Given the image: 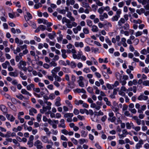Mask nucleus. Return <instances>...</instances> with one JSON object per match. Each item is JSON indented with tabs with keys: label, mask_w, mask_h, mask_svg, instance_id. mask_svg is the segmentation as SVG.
<instances>
[{
	"label": "nucleus",
	"mask_w": 149,
	"mask_h": 149,
	"mask_svg": "<svg viewBox=\"0 0 149 149\" xmlns=\"http://www.w3.org/2000/svg\"><path fill=\"white\" fill-rule=\"evenodd\" d=\"M68 84L69 87L71 88H74L75 86V84H74V82L69 81L68 83Z\"/></svg>",
	"instance_id": "37998d69"
},
{
	"label": "nucleus",
	"mask_w": 149,
	"mask_h": 149,
	"mask_svg": "<svg viewBox=\"0 0 149 149\" xmlns=\"http://www.w3.org/2000/svg\"><path fill=\"white\" fill-rule=\"evenodd\" d=\"M111 109H112L113 111L115 112L116 113L119 111V109L118 107H113V106H112L111 107Z\"/></svg>",
	"instance_id": "de8ad7c7"
},
{
	"label": "nucleus",
	"mask_w": 149,
	"mask_h": 149,
	"mask_svg": "<svg viewBox=\"0 0 149 149\" xmlns=\"http://www.w3.org/2000/svg\"><path fill=\"white\" fill-rule=\"evenodd\" d=\"M81 136L84 137H86L87 135L88 132H86L84 130H82L81 132Z\"/></svg>",
	"instance_id": "49530a36"
},
{
	"label": "nucleus",
	"mask_w": 149,
	"mask_h": 149,
	"mask_svg": "<svg viewBox=\"0 0 149 149\" xmlns=\"http://www.w3.org/2000/svg\"><path fill=\"white\" fill-rule=\"evenodd\" d=\"M134 124L132 122L130 123L127 122L126 123V128L128 130H130L132 128Z\"/></svg>",
	"instance_id": "f3484780"
},
{
	"label": "nucleus",
	"mask_w": 149,
	"mask_h": 149,
	"mask_svg": "<svg viewBox=\"0 0 149 149\" xmlns=\"http://www.w3.org/2000/svg\"><path fill=\"white\" fill-rule=\"evenodd\" d=\"M75 92L78 93H86L85 90L83 88L80 89L77 88L75 90Z\"/></svg>",
	"instance_id": "5701e85b"
},
{
	"label": "nucleus",
	"mask_w": 149,
	"mask_h": 149,
	"mask_svg": "<svg viewBox=\"0 0 149 149\" xmlns=\"http://www.w3.org/2000/svg\"><path fill=\"white\" fill-rule=\"evenodd\" d=\"M104 10L103 6H101V7L100 8L97 10V12L100 14H102Z\"/></svg>",
	"instance_id": "c03bdc74"
},
{
	"label": "nucleus",
	"mask_w": 149,
	"mask_h": 149,
	"mask_svg": "<svg viewBox=\"0 0 149 149\" xmlns=\"http://www.w3.org/2000/svg\"><path fill=\"white\" fill-rule=\"evenodd\" d=\"M86 23L87 25L89 27H91L93 25L92 22L90 20H86Z\"/></svg>",
	"instance_id": "3c124183"
},
{
	"label": "nucleus",
	"mask_w": 149,
	"mask_h": 149,
	"mask_svg": "<svg viewBox=\"0 0 149 149\" xmlns=\"http://www.w3.org/2000/svg\"><path fill=\"white\" fill-rule=\"evenodd\" d=\"M91 108H95L97 110H99L100 109V107H98L97 105H96V104L95 103H93L91 104Z\"/></svg>",
	"instance_id": "f704fd0d"
},
{
	"label": "nucleus",
	"mask_w": 149,
	"mask_h": 149,
	"mask_svg": "<svg viewBox=\"0 0 149 149\" xmlns=\"http://www.w3.org/2000/svg\"><path fill=\"white\" fill-rule=\"evenodd\" d=\"M24 17L26 21H28L32 18L31 15L29 12L26 13V15H25Z\"/></svg>",
	"instance_id": "a211bd4d"
},
{
	"label": "nucleus",
	"mask_w": 149,
	"mask_h": 149,
	"mask_svg": "<svg viewBox=\"0 0 149 149\" xmlns=\"http://www.w3.org/2000/svg\"><path fill=\"white\" fill-rule=\"evenodd\" d=\"M15 42L17 44L22 45L23 44V42L22 40H19L18 38H16L15 39Z\"/></svg>",
	"instance_id": "2f4dec72"
},
{
	"label": "nucleus",
	"mask_w": 149,
	"mask_h": 149,
	"mask_svg": "<svg viewBox=\"0 0 149 149\" xmlns=\"http://www.w3.org/2000/svg\"><path fill=\"white\" fill-rule=\"evenodd\" d=\"M0 109L3 113H7V109L5 105L3 104L1 105H0Z\"/></svg>",
	"instance_id": "aec40b11"
},
{
	"label": "nucleus",
	"mask_w": 149,
	"mask_h": 149,
	"mask_svg": "<svg viewBox=\"0 0 149 149\" xmlns=\"http://www.w3.org/2000/svg\"><path fill=\"white\" fill-rule=\"evenodd\" d=\"M60 138L62 140L66 141H68V139L63 135H61Z\"/></svg>",
	"instance_id": "774afa93"
},
{
	"label": "nucleus",
	"mask_w": 149,
	"mask_h": 149,
	"mask_svg": "<svg viewBox=\"0 0 149 149\" xmlns=\"http://www.w3.org/2000/svg\"><path fill=\"white\" fill-rule=\"evenodd\" d=\"M61 132L62 134L65 135L68 134V131L66 129H65V128L61 130Z\"/></svg>",
	"instance_id": "0e129e2a"
},
{
	"label": "nucleus",
	"mask_w": 149,
	"mask_h": 149,
	"mask_svg": "<svg viewBox=\"0 0 149 149\" xmlns=\"http://www.w3.org/2000/svg\"><path fill=\"white\" fill-rule=\"evenodd\" d=\"M83 71L84 72L86 73H89L91 71L89 68H85L83 69Z\"/></svg>",
	"instance_id": "e2e57ef3"
},
{
	"label": "nucleus",
	"mask_w": 149,
	"mask_h": 149,
	"mask_svg": "<svg viewBox=\"0 0 149 149\" xmlns=\"http://www.w3.org/2000/svg\"><path fill=\"white\" fill-rule=\"evenodd\" d=\"M29 114L30 115L33 116V113H37L36 110L33 108H32L29 110Z\"/></svg>",
	"instance_id": "b1692460"
},
{
	"label": "nucleus",
	"mask_w": 149,
	"mask_h": 149,
	"mask_svg": "<svg viewBox=\"0 0 149 149\" xmlns=\"http://www.w3.org/2000/svg\"><path fill=\"white\" fill-rule=\"evenodd\" d=\"M95 113L96 115L97 116L104 115V113L101 110L99 111L98 112H96Z\"/></svg>",
	"instance_id": "338daca9"
},
{
	"label": "nucleus",
	"mask_w": 149,
	"mask_h": 149,
	"mask_svg": "<svg viewBox=\"0 0 149 149\" xmlns=\"http://www.w3.org/2000/svg\"><path fill=\"white\" fill-rule=\"evenodd\" d=\"M70 20L69 19H67L66 17H63L62 19V22L63 24H64L65 22L66 24L69 22Z\"/></svg>",
	"instance_id": "a19ab883"
},
{
	"label": "nucleus",
	"mask_w": 149,
	"mask_h": 149,
	"mask_svg": "<svg viewBox=\"0 0 149 149\" xmlns=\"http://www.w3.org/2000/svg\"><path fill=\"white\" fill-rule=\"evenodd\" d=\"M44 131L46 132V134L48 136H49L50 134H51V132L49 131L48 128L47 127H45L43 129Z\"/></svg>",
	"instance_id": "58836bf2"
},
{
	"label": "nucleus",
	"mask_w": 149,
	"mask_h": 149,
	"mask_svg": "<svg viewBox=\"0 0 149 149\" xmlns=\"http://www.w3.org/2000/svg\"><path fill=\"white\" fill-rule=\"evenodd\" d=\"M106 86L109 89H112L114 88L113 84L111 85L108 83L107 84Z\"/></svg>",
	"instance_id": "5fc2aeb1"
},
{
	"label": "nucleus",
	"mask_w": 149,
	"mask_h": 149,
	"mask_svg": "<svg viewBox=\"0 0 149 149\" xmlns=\"http://www.w3.org/2000/svg\"><path fill=\"white\" fill-rule=\"evenodd\" d=\"M130 132H128L126 129H124L122 130V134L118 133V135L120 139H123L128 134H130Z\"/></svg>",
	"instance_id": "7ed1b4c3"
},
{
	"label": "nucleus",
	"mask_w": 149,
	"mask_h": 149,
	"mask_svg": "<svg viewBox=\"0 0 149 149\" xmlns=\"http://www.w3.org/2000/svg\"><path fill=\"white\" fill-rule=\"evenodd\" d=\"M47 20L43 19H38V22L39 24L43 23L44 24H45Z\"/></svg>",
	"instance_id": "c9c22d12"
},
{
	"label": "nucleus",
	"mask_w": 149,
	"mask_h": 149,
	"mask_svg": "<svg viewBox=\"0 0 149 149\" xmlns=\"http://www.w3.org/2000/svg\"><path fill=\"white\" fill-rule=\"evenodd\" d=\"M42 5L40 3H38L35 4L34 8L35 9H37L38 8L42 6Z\"/></svg>",
	"instance_id": "09e8293b"
},
{
	"label": "nucleus",
	"mask_w": 149,
	"mask_h": 149,
	"mask_svg": "<svg viewBox=\"0 0 149 149\" xmlns=\"http://www.w3.org/2000/svg\"><path fill=\"white\" fill-rule=\"evenodd\" d=\"M33 142L29 141H28L27 145H28V146L29 148L32 147L33 146Z\"/></svg>",
	"instance_id": "052dcab7"
},
{
	"label": "nucleus",
	"mask_w": 149,
	"mask_h": 149,
	"mask_svg": "<svg viewBox=\"0 0 149 149\" xmlns=\"http://www.w3.org/2000/svg\"><path fill=\"white\" fill-rule=\"evenodd\" d=\"M60 123L58 125V127L62 128H65L66 127L64 119H62L60 121Z\"/></svg>",
	"instance_id": "ddd939ff"
},
{
	"label": "nucleus",
	"mask_w": 149,
	"mask_h": 149,
	"mask_svg": "<svg viewBox=\"0 0 149 149\" xmlns=\"http://www.w3.org/2000/svg\"><path fill=\"white\" fill-rule=\"evenodd\" d=\"M74 46L76 47H83L84 46V44L82 42H75Z\"/></svg>",
	"instance_id": "6ab92c4d"
},
{
	"label": "nucleus",
	"mask_w": 149,
	"mask_h": 149,
	"mask_svg": "<svg viewBox=\"0 0 149 149\" xmlns=\"http://www.w3.org/2000/svg\"><path fill=\"white\" fill-rule=\"evenodd\" d=\"M83 101L81 100H76L74 101V104L75 105L78 106L80 104H83Z\"/></svg>",
	"instance_id": "473e14b6"
},
{
	"label": "nucleus",
	"mask_w": 149,
	"mask_h": 149,
	"mask_svg": "<svg viewBox=\"0 0 149 149\" xmlns=\"http://www.w3.org/2000/svg\"><path fill=\"white\" fill-rule=\"evenodd\" d=\"M34 145L37 149H42L43 148L42 142L39 140H37L34 142Z\"/></svg>",
	"instance_id": "39448f33"
},
{
	"label": "nucleus",
	"mask_w": 149,
	"mask_h": 149,
	"mask_svg": "<svg viewBox=\"0 0 149 149\" xmlns=\"http://www.w3.org/2000/svg\"><path fill=\"white\" fill-rule=\"evenodd\" d=\"M65 103L67 104L68 106L71 109L73 108L72 104H71L70 102L68 100H66L65 101Z\"/></svg>",
	"instance_id": "6e6d98bb"
},
{
	"label": "nucleus",
	"mask_w": 149,
	"mask_h": 149,
	"mask_svg": "<svg viewBox=\"0 0 149 149\" xmlns=\"http://www.w3.org/2000/svg\"><path fill=\"white\" fill-rule=\"evenodd\" d=\"M77 25V23L75 22H72L71 24V22L70 20L69 22L66 24V26L67 28L68 29H71L73 26H76Z\"/></svg>",
	"instance_id": "0eeeda50"
},
{
	"label": "nucleus",
	"mask_w": 149,
	"mask_h": 149,
	"mask_svg": "<svg viewBox=\"0 0 149 149\" xmlns=\"http://www.w3.org/2000/svg\"><path fill=\"white\" fill-rule=\"evenodd\" d=\"M48 36L49 38L51 39L54 38L56 36V33L54 32H53L52 33H49L48 34Z\"/></svg>",
	"instance_id": "c756f323"
},
{
	"label": "nucleus",
	"mask_w": 149,
	"mask_h": 149,
	"mask_svg": "<svg viewBox=\"0 0 149 149\" xmlns=\"http://www.w3.org/2000/svg\"><path fill=\"white\" fill-rule=\"evenodd\" d=\"M21 93L24 95H28L31 96L32 95L29 92L26 91L25 89H22L21 91Z\"/></svg>",
	"instance_id": "4be33fe9"
},
{
	"label": "nucleus",
	"mask_w": 149,
	"mask_h": 149,
	"mask_svg": "<svg viewBox=\"0 0 149 149\" xmlns=\"http://www.w3.org/2000/svg\"><path fill=\"white\" fill-rule=\"evenodd\" d=\"M83 32L85 34H88L89 33V30L87 28H84L83 29Z\"/></svg>",
	"instance_id": "bf43d9fd"
},
{
	"label": "nucleus",
	"mask_w": 149,
	"mask_h": 149,
	"mask_svg": "<svg viewBox=\"0 0 149 149\" xmlns=\"http://www.w3.org/2000/svg\"><path fill=\"white\" fill-rule=\"evenodd\" d=\"M70 65L71 68H74L76 66V64L74 62L72 61L70 63Z\"/></svg>",
	"instance_id": "680f3d73"
},
{
	"label": "nucleus",
	"mask_w": 149,
	"mask_h": 149,
	"mask_svg": "<svg viewBox=\"0 0 149 149\" xmlns=\"http://www.w3.org/2000/svg\"><path fill=\"white\" fill-rule=\"evenodd\" d=\"M99 19L101 21H103L104 19L108 18V16L107 14L106 13H104L103 14H101L99 15Z\"/></svg>",
	"instance_id": "9d476101"
},
{
	"label": "nucleus",
	"mask_w": 149,
	"mask_h": 149,
	"mask_svg": "<svg viewBox=\"0 0 149 149\" xmlns=\"http://www.w3.org/2000/svg\"><path fill=\"white\" fill-rule=\"evenodd\" d=\"M6 117L8 120L11 122H13L15 119V118L12 115L8 114L6 115Z\"/></svg>",
	"instance_id": "4468645a"
},
{
	"label": "nucleus",
	"mask_w": 149,
	"mask_h": 149,
	"mask_svg": "<svg viewBox=\"0 0 149 149\" xmlns=\"http://www.w3.org/2000/svg\"><path fill=\"white\" fill-rule=\"evenodd\" d=\"M82 6L86 8H90V6L88 3L86 2H83L82 3Z\"/></svg>",
	"instance_id": "79ce46f5"
},
{
	"label": "nucleus",
	"mask_w": 149,
	"mask_h": 149,
	"mask_svg": "<svg viewBox=\"0 0 149 149\" xmlns=\"http://www.w3.org/2000/svg\"><path fill=\"white\" fill-rule=\"evenodd\" d=\"M148 98V96L144 95L143 94H141L138 97V99L139 100H146Z\"/></svg>",
	"instance_id": "2eb2a0df"
},
{
	"label": "nucleus",
	"mask_w": 149,
	"mask_h": 149,
	"mask_svg": "<svg viewBox=\"0 0 149 149\" xmlns=\"http://www.w3.org/2000/svg\"><path fill=\"white\" fill-rule=\"evenodd\" d=\"M62 52L61 56L64 59L66 58L67 57V56L66 54V51L65 49H62L61 50Z\"/></svg>",
	"instance_id": "a878e982"
},
{
	"label": "nucleus",
	"mask_w": 149,
	"mask_h": 149,
	"mask_svg": "<svg viewBox=\"0 0 149 149\" xmlns=\"http://www.w3.org/2000/svg\"><path fill=\"white\" fill-rule=\"evenodd\" d=\"M53 76L55 79V81H59V82L61 81V78L59 76L57 75H53Z\"/></svg>",
	"instance_id": "72a5a7b5"
},
{
	"label": "nucleus",
	"mask_w": 149,
	"mask_h": 149,
	"mask_svg": "<svg viewBox=\"0 0 149 149\" xmlns=\"http://www.w3.org/2000/svg\"><path fill=\"white\" fill-rule=\"evenodd\" d=\"M82 55L83 53L81 51H80L78 52L77 54H72V57L74 59H77L78 60H79L81 58Z\"/></svg>",
	"instance_id": "6e6552de"
},
{
	"label": "nucleus",
	"mask_w": 149,
	"mask_h": 149,
	"mask_svg": "<svg viewBox=\"0 0 149 149\" xmlns=\"http://www.w3.org/2000/svg\"><path fill=\"white\" fill-rule=\"evenodd\" d=\"M51 107L50 106H46L45 107L43 106L42 107V109L40 110V113H44V112L46 111L47 110H50L51 109Z\"/></svg>",
	"instance_id": "9b49d317"
},
{
	"label": "nucleus",
	"mask_w": 149,
	"mask_h": 149,
	"mask_svg": "<svg viewBox=\"0 0 149 149\" xmlns=\"http://www.w3.org/2000/svg\"><path fill=\"white\" fill-rule=\"evenodd\" d=\"M141 143H137L135 146L136 148L137 149H139L142 146L141 145V144H143V143L142 142V140L140 141H139L140 142H141Z\"/></svg>",
	"instance_id": "a18cd8bd"
},
{
	"label": "nucleus",
	"mask_w": 149,
	"mask_h": 149,
	"mask_svg": "<svg viewBox=\"0 0 149 149\" xmlns=\"http://www.w3.org/2000/svg\"><path fill=\"white\" fill-rule=\"evenodd\" d=\"M22 129V127L18 126L17 128L14 127L13 128V131L15 132H17L18 131H20Z\"/></svg>",
	"instance_id": "bb28decb"
},
{
	"label": "nucleus",
	"mask_w": 149,
	"mask_h": 149,
	"mask_svg": "<svg viewBox=\"0 0 149 149\" xmlns=\"http://www.w3.org/2000/svg\"><path fill=\"white\" fill-rule=\"evenodd\" d=\"M84 80V77L82 76H80L79 77V79L77 81L79 86L82 88L84 86V84L83 81Z\"/></svg>",
	"instance_id": "423d86ee"
},
{
	"label": "nucleus",
	"mask_w": 149,
	"mask_h": 149,
	"mask_svg": "<svg viewBox=\"0 0 149 149\" xmlns=\"http://www.w3.org/2000/svg\"><path fill=\"white\" fill-rule=\"evenodd\" d=\"M40 139L41 141L44 143H47L48 144H53V142L50 140L49 141L48 137L47 136H44L43 135L41 136L40 137Z\"/></svg>",
	"instance_id": "20e7f679"
},
{
	"label": "nucleus",
	"mask_w": 149,
	"mask_h": 149,
	"mask_svg": "<svg viewBox=\"0 0 149 149\" xmlns=\"http://www.w3.org/2000/svg\"><path fill=\"white\" fill-rule=\"evenodd\" d=\"M132 129H134L136 132L139 131L141 130V127L139 126H135L134 125Z\"/></svg>",
	"instance_id": "603ef678"
},
{
	"label": "nucleus",
	"mask_w": 149,
	"mask_h": 149,
	"mask_svg": "<svg viewBox=\"0 0 149 149\" xmlns=\"http://www.w3.org/2000/svg\"><path fill=\"white\" fill-rule=\"evenodd\" d=\"M19 75L20 77L23 80H26L27 78V76L25 75L24 73L22 72H20Z\"/></svg>",
	"instance_id": "7c9ffc66"
},
{
	"label": "nucleus",
	"mask_w": 149,
	"mask_h": 149,
	"mask_svg": "<svg viewBox=\"0 0 149 149\" xmlns=\"http://www.w3.org/2000/svg\"><path fill=\"white\" fill-rule=\"evenodd\" d=\"M73 116L72 113H66L64 115V116L66 118H72Z\"/></svg>",
	"instance_id": "4c0bfd02"
},
{
	"label": "nucleus",
	"mask_w": 149,
	"mask_h": 149,
	"mask_svg": "<svg viewBox=\"0 0 149 149\" xmlns=\"http://www.w3.org/2000/svg\"><path fill=\"white\" fill-rule=\"evenodd\" d=\"M75 3L74 0H67L66 1V4L68 6L70 5H73Z\"/></svg>",
	"instance_id": "412c9836"
},
{
	"label": "nucleus",
	"mask_w": 149,
	"mask_h": 149,
	"mask_svg": "<svg viewBox=\"0 0 149 149\" xmlns=\"http://www.w3.org/2000/svg\"><path fill=\"white\" fill-rule=\"evenodd\" d=\"M121 13V10L120 9H118L116 12V15L111 18V20L112 22L117 21L120 17V15Z\"/></svg>",
	"instance_id": "f03ea898"
},
{
	"label": "nucleus",
	"mask_w": 149,
	"mask_h": 149,
	"mask_svg": "<svg viewBox=\"0 0 149 149\" xmlns=\"http://www.w3.org/2000/svg\"><path fill=\"white\" fill-rule=\"evenodd\" d=\"M57 10L59 13L63 14H65L66 13V11H69V8L68 7H66L65 9L60 10L59 9H57Z\"/></svg>",
	"instance_id": "dca6fc26"
},
{
	"label": "nucleus",
	"mask_w": 149,
	"mask_h": 149,
	"mask_svg": "<svg viewBox=\"0 0 149 149\" xmlns=\"http://www.w3.org/2000/svg\"><path fill=\"white\" fill-rule=\"evenodd\" d=\"M42 116V115L40 114H38L37 116V119L38 121V122H40L41 120V117Z\"/></svg>",
	"instance_id": "69168bd1"
},
{
	"label": "nucleus",
	"mask_w": 149,
	"mask_h": 149,
	"mask_svg": "<svg viewBox=\"0 0 149 149\" xmlns=\"http://www.w3.org/2000/svg\"><path fill=\"white\" fill-rule=\"evenodd\" d=\"M34 87H35L34 84H33L31 83L28 85H27L26 86V88L27 90L31 91V88H32L33 89Z\"/></svg>",
	"instance_id": "cd10ccee"
},
{
	"label": "nucleus",
	"mask_w": 149,
	"mask_h": 149,
	"mask_svg": "<svg viewBox=\"0 0 149 149\" xmlns=\"http://www.w3.org/2000/svg\"><path fill=\"white\" fill-rule=\"evenodd\" d=\"M129 25L127 23H126L124 24V25L123 26L121 29H123L125 30H128L129 29Z\"/></svg>",
	"instance_id": "ea45409f"
},
{
	"label": "nucleus",
	"mask_w": 149,
	"mask_h": 149,
	"mask_svg": "<svg viewBox=\"0 0 149 149\" xmlns=\"http://www.w3.org/2000/svg\"><path fill=\"white\" fill-rule=\"evenodd\" d=\"M79 142L80 144H83L84 143H86L88 142V141L87 140L81 139H80L79 140Z\"/></svg>",
	"instance_id": "e433bc0d"
},
{
	"label": "nucleus",
	"mask_w": 149,
	"mask_h": 149,
	"mask_svg": "<svg viewBox=\"0 0 149 149\" xmlns=\"http://www.w3.org/2000/svg\"><path fill=\"white\" fill-rule=\"evenodd\" d=\"M96 5L99 6H102L103 5V3L100 2V0H97L95 2Z\"/></svg>",
	"instance_id": "8fccbe9b"
},
{
	"label": "nucleus",
	"mask_w": 149,
	"mask_h": 149,
	"mask_svg": "<svg viewBox=\"0 0 149 149\" xmlns=\"http://www.w3.org/2000/svg\"><path fill=\"white\" fill-rule=\"evenodd\" d=\"M9 75L12 77H16L17 75L15 72H10L9 73Z\"/></svg>",
	"instance_id": "4d7b16f0"
},
{
	"label": "nucleus",
	"mask_w": 149,
	"mask_h": 149,
	"mask_svg": "<svg viewBox=\"0 0 149 149\" xmlns=\"http://www.w3.org/2000/svg\"><path fill=\"white\" fill-rule=\"evenodd\" d=\"M97 116L96 114H95L91 118L92 120L94 122H97L98 120L97 118L96 117Z\"/></svg>",
	"instance_id": "864d4df0"
},
{
	"label": "nucleus",
	"mask_w": 149,
	"mask_h": 149,
	"mask_svg": "<svg viewBox=\"0 0 149 149\" xmlns=\"http://www.w3.org/2000/svg\"><path fill=\"white\" fill-rule=\"evenodd\" d=\"M60 69V67H56L54 68V69L51 71V73L52 74V76L56 75V73L59 72Z\"/></svg>",
	"instance_id": "f8f14e48"
},
{
	"label": "nucleus",
	"mask_w": 149,
	"mask_h": 149,
	"mask_svg": "<svg viewBox=\"0 0 149 149\" xmlns=\"http://www.w3.org/2000/svg\"><path fill=\"white\" fill-rule=\"evenodd\" d=\"M9 64L10 63L8 61H6L2 63L1 65L3 69H6L7 68Z\"/></svg>",
	"instance_id": "393cba45"
},
{
	"label": "nucleus",
	"mask_w": 149,
	"mask_h": 149,
	"mask_svg": "<svg viewBox=\"0 0 149 149\" xmlns=\"http://www.w3.org/2000/svg\"><path fill=\"white\" fill-rule=\"evenodd\" d=\"M125 21L123 18H121L118 22V25L120 29L123 26V24L125 23Z\"/></svg>",
	"instance_id": "1a4fd4ad"
},
{
	"label": "nucleus",
	"mask_w": 149,
	"mask_h": 149,
	"mask_svg": "<svg viewBox=\"0 0 149 149\" xmlns=\"http://www.w3.org/2000/svg\"><path fill=\"white\" fill-rule=\"evenodd\" d=\"M91 31L95 32H96L99 31V29L98 27L95 25H93L92 26Z\"/></svg>",
	"instance_id": "c85d7f7f"
},
{
	"label": "nucleus",
	"mask_w": 149,
	"mask_h": 149,
	"mask_svg": "<svg viewBox=\"0 0 149 149\" xmlns=\"http://www.w3.org/2000/svg\"><path fill=\"white\" fill-rule=\"evenodd\" d=\"M26 65V62L25 61L21 60L18 64L17 66L20 70L26 72L27 70V68L25 67Z\"/></svg>",
	"instance_id": "f257e3e1"
},
{
	"label": "nucleus",
	"mask_w": 149,
	"mask_h": 149,
	"mask_svg": "<svg viewBox=\"0 0 149 149\" xmlns=\"http://www.w3.org/2000/svg\"><path fill=\"white\" fill-rule=\"evenodd\" d=\"M116 119V118L115 116H113V117H111V118H108V120L112 123H115Z\"/></svg>",
	"instance_id": "13d9d810"
}]
</instances>
